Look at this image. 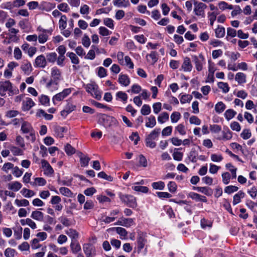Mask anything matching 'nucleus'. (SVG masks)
<instances>
[{
	"label": "nucleus",
	"instance_id": "603ef678",
	"mask_svg": "<svg viewBox=\"0 0 257 257\" xmlns=\"http://www.w3.org/2000/svg\"><path fill=\"white\" fill-rule=\"evenodd\" d=\"M59 191L61 194L67 197H71L73 194L71 191L66 187L60 188Z\"/></svg>",
	"mask_w": 257,
	"mask_h": 257
},
{
	"label": "nucleus",
	"instance_id": "dca6fc26",
	"mask_svg": "<svg viewBox=\"0 0 257 257\" xmlns=\"http://www.w3.org/2000/svg\"><path fill=\"white\" fill-rule=\"evenodd\" d=\"M77 155L80 159V163L81 167H87L88 165L90 159L86 155L83 154L82 152L77 153Z\"/></svg>",
	"mask_w": 257,
	"mask_h": 257
},
{
	"label": "nucleus",
	"instance_id": "c03bdc74",
	"mask_svg": "<svg viewBox=\"0 0 257 257\" xmlns=\"http://www.w3.org/2000/svg\"><path fill=\"white\" fill-rule=\"evenodd\" d=\"M132 189L135 191L140 192L144 193H146L149 191V189L147 187L137 185H134V186H132Z\"/></svg>",
	"mask_w": 257,
	"mask_h": 257
},
{
	"label": "nucleus",
	"instance_id": "69168bd1",
	"mask_svg": "<svg viewBox=\"0 0 257 257\" xmlns=\"http://www.w3.org/2000/svg\"><path fill=\"white\" fill-rule=\"evenodd\" d=\"M116 96L117 98L121 99L122 101L126 102L127 99V95L124 92L118 91L116 94Z\"/></svg>",
	"mask_w": 257,
	"mask_h": 257
},
{
	"label": "nucleus",
	"instance_id": "338daca9",
	"mask_svg": "<svg viewBox=\"0 0 257 257\" xmlns=\"http://www.w3.org/2000/svg\"><path fill=\"white\" fill-rule=\"evenodd\" d=\"M16 250L11 248H8L5 251V255L6 257H14L16 254Z\"/></svg>",
	"mask_w": 257,
	"mask_h": 257
},
{
	"label": "nucleus",
	"instance_id": "c756f323",
	"mask_svg": "<svg viewBox=\"0 0 257 257\" xmlns=\"http://www.w3.org/2000/svg\"><path fill=\"white\" fill-rule=\"evenodd\" d=\"M215 36L217 38H223L225 34V28L221 26L218 25L215 30Z\"/></svg>",
	"mask_w": 257,
	"mask_h": 257
},
{
	"label": "nucleus",
	"instance_id": "ddd939ff",
	"mask_svg": "<svg viewBox=\"0 0 257 257\" xmlns=\"http://www.w3.org/2000/svg\"><path fill=\"white\" fill-rule=\"evenodd\" d=\"M34 66L35 67L44 68L47 65V60L43 55H40L36 57Z\"/></svg>",
	"mask_w": 257,
	"mask_h": 257
},
{
	"label": "nucleus",
	"instance_id": "9d476101",
	"mask_svg": "<svg viewBox=\"0 0 257 257\" xmlns=\"http://www.w3.org/2000/svg\"><path fill=\"white\" fill-rule=\"evenodd\" d=\"M115 224L129 227L134 224V220L133 218L121 217L117 221Z\"/></svg>",
	"mask_w": 257,
	"mask_h": 257
},
{
	"label": "nucleus",
	"instance_id": "f3484780",
	"mask_svg": "<svg viewBox=\"0 0 257 257\" xmlns=\"http://www.w3.org/2000/svg\"><path fill=\"white\" fill-rule=\"evenodd\" d=\"M118 81L121 85L125 87L128 86L131 83L129 77L121 73L119 75Z\"/></svg>",
	"mask_w": 257,
	"mask_h": 257
},
{
	"label": "nucleus",
	"instance_id": "79ce46f5",
	"mask_svg": "<svg viewBox=\"0 0 257 257\" xmlns=\"http://www.w3.org/2000/svg\"><path fill=\"white\" fill-rule=\"evenodd\" d=\"M16 145L23 149H26V145L24 139L20 135H18L16 138Z\"/></svg>",
	"mask_w": 257,
	"mask_h": 257
},
{
	"label": "nucleus",
	"instance_id": "473e14b6",
	"mask_svg": "<svg viewBox=\"0 0 257 257\" xmlns=\"http://www.w3.org/2000/svg\"><path fill=\"white\" fill-rule=\"evenodd\" d=\"M67 18L65 15H62L59 21V29L62 31L64 30L67 26Z\"/></svg>",
	"mask_w": 257,
	"mask_h": 257
},
{
	"label": "nucleus",
	"instance_id": "2f4dec72",
	"mask_svg": "<svg viewBox=\"0 0 257 257\" xmlns=\"http://www.w3.org/2000/svg\"><path fill=\"white\" fill-rule=\"evenodd\" d=\"M175 133H178L180 135L184 136L186 134V128L183 123L178 124L175 127Z\"/></svg>",
	"mask_w": 257,
	"mask_h": 257
},
{
	"label": "nucleus",
	"instance_id": "de8ad7c7",
	"mask_svg": "<svg viewBox=\"0 0 257 257\" xmlns=\"http://www.w3.org/2000/svg\"><path fill=\"white\" fill-rule=\"evenodd\" d=\"M181 117V115L180 112L174 111L171 115V121L172 123H176L179 120Z\"/></svg>",
	"mask_w": 257,
	"mask_h": 257
},
{
	"label": "nucleus",
	"instance_id": "a18cd8bd",
	"mask_svg": "<svg viewBox=\"0 0 257 257\" xmlns=\"http://www.w3.org/2000/svg\"><path fill=\"white\" fill-rule=\"evenodd\" d=\"M66 131V128L64 127L57 126L55 128V133L56 136L60 138L64 137V133Z\"/></svg>",
	"mask_w": 257,
	"mask_h": 257
},
{
	"label": "nucleus",
	"instance_id": "a211bd4d",
	"mask_svg": "<svg viewBox=\"0 0 257 257\" xmlns=\"http://www.w3.org/2000/svg\"><path fill=\"white\" fill-rule=\"evenodd\" d=\"M105 120V122H104V125L105 127L117 126L118 124V122L117 119L112 116H107Z\"/></svg>",
	"mask_w": 257,
	"mask_h": 257
},
{
	"label": "nucleus",
	"instance_id": "7c9ffc66",
	"mask_svg": "<svg viewBox=\"0 0 257 257\" xmlns=\"http://www.w3.org/2000/svg\"><path fill=\"white\" fill-rule=\"evenodd\" d=\"M113 4L118 7H127L130 5L128 0H113Z\"/></svg>",
	"mask_w": 257,
	"mask_h": 257
},
{
	"label": "nucleus",
	"instance_id": "f03ea898",
	"mask_svg": "<svg viewBox=\"0 0 257 257\" xmlns=\"http://www.w3.org/2000/svg\"><path fill=\"white\" fill-rule=\"evenodd\" d=\"M21 131L25 135V138L28 141L32 143L35 142L36 139V133L32 124L26 121L22 120Z\"/></svg>",
	"mask_w": 257,
	"mask_h": 257
},
{
	"label": "nucleus",
	"instance_id": "bb28decb",
	"mask_svg": "<svg viewBox=\"0 0 257 257\" xmlns=\"http://www.w3.org/2000/svg\"><path fill=\"white\" fill-rule=\"evenodd\" d=\"M156 124V118L154 115H150L146 118L145 126L147 127L153 128Z\"/></svg>",
	"mask_w": 257,
	"mask_h": 257
},
{
	"label": "nucleus",
	"instance_id": "bf43d9fd",
	"mask_svg": "<svg viewBox=\"0 0 257 257\" xmlns=\"http://www.w3.org/2000/svg\"><path fill=\"white\" fill-rule=\"evenodd\" d=\"M142 90V88L141 86L137 84H133L132 86L131 90H127L128 92H130V91L133 93L138 94L139 92H140Z\"/></svg>",
	"mask_w": 257,
	"mask_h": 257
},
{
	"label": "nucleus",
	"instance_id": "423d86ee",
	"mask_svg": "<svg viewBox=\"0 0 257 257\" xmlns=\"http://www.w3.org/2000/svg\"><path fill=\"white\" fill-rule=\"evenodd\" d=\"M72 92L71 88L64 89L62 92L58 93L53 96L52 101L54 104H56L57 101H60L63 100L68 96Z\"/></svg>",
	"mask_w": 257,
	"mask_h": 257
},
{
	"label": "nucleus",
	"instance_id": "0eeeda50",
	"mask_svg": "<svg viewBox=\"0 0 257 257\" xmlns=\"http://www.w3.org/2000/svg\"><path fill=\"white\" fill-rule=\"evenodd\" d=\"M207 8V6L201 2H196L194 4V12L196 16L205 17L204 10Z\"/></svg>",
	"mask_w": 257,
	"mask_h": 257
},
{
	"label": "nucleus",
	"instance_id": "3c124183",
	"mask_svg": "<svg viewBox=\"0 0 257 257\" xmlns=\"http://www.w3.org/2000/svg\"><path fill=\"white\" fill-rule=\"evenodd\" d=\"M57 58V55L55 52H52L47 54V60L51 63H54Z\"/></svg>",
	"mask_w": 257,
	"mask_h": 257
},
{
	"label": "nucleus",
	"instance_id": "a19ab883",
	"mask_svg": "<svg viewBox=\"0 0 257 257\" xmlns=\"http://www.w3.org/2000/svg\"><path fill=\"white\" fill-rule=\"evenodd\" d=\"M160 128H156L152 131L151 133L147 136V138L152 140H156L159 136L160 133Z\"/></svg>",
	"mask_w": 257,
	"mask_h": 257
},
{
	"label": "nucleus",
	"instance_id": "864d4df0",
	"mask_svg": "<svg viewBox=\"0 0 257 257\" xmlns=\"http://www.w3.org/2000/svg\"><path fill=\"white\" fill-rule=\"evenodd\" d=\"M151 112V107L148 104H144L143 105L141 112L142 115H149Z\"/></svg>",
	"mask_w": 257,
	"mask_h": 257
},
{
	"label": "nucleus",
	"instance_id": "4d7b16f0",
	"mask_svg": "<svg viewBox=\"0 0 257 257\" xmlns=\"http://www.w3.org/2000/svg\"><path fill=\"white\" fill-rule=\"evenodd\" d=\"M238 190V188L235 186L230 185L226 186L224 188L225 193L230 194L232 193L237 191Z\"/></svg>",
	"mask_w": 257,
	"mask_h": 257
},
{
	"label": "nucleus",
	"instance_id": "b1692460",
	"mask_svg": "<svg viewBox=\"0 0 257 257\" xmlns=\"http://www.w3.org/2000/svg\"><path fill=\"white\" fill-rule=\"evenodd\" d=\"M65 233L71 238L72 241H74L75 239L78 237L79 233L74 229L69 228L65 230Z\"/></svg>",
	"mask_w": 257,
	"mask_h": 257
},
{
	"label": "nucleus",
	"instance_id": "9b49d317",
	"mask_svg": "<svg viewBox=\"0 0 257 257\" xmlns=\"http://www.w3.org/2000/svg\"><path fill=\"white\" fill-rule=\"evenodd\" d=\"M195 68L198 71H200L203 68V63L204 61V58L202 54H199V56H194L193 57Z\"/></svg>",
	"mask_w": 257,
	"mask_h": 257
},
{
	"label": "nucleus",
	"instance_id": "5fc2aeb1",
	"mask_svg": "<svg viewBox=\"0 0 257 257\" xmlns=\"http://www.w3.org/2000/svg\"><path fill=\"white\" fill-rule=\"evenodd\" d=\"M152 186L155 189L163 190L165 187V183L161 181L156 182L152 184Z\"/></svg>",
	"mask_w": 257,
	"mask_h": 257
},
{
	"label": "nucleus",
	"instance_id": "0e129e2a",
	"mask_svg": "<svg viewBox=\"0 0 257 257\" xmlns=\"http://www.w3.org/2000/svg\"><path fill=\"white\" fill-rule=\"evenodd\" d=\"M251 136V133L249 129H244L240 134L241 137L244 140L249 139Z\"/></svg>",
	"mask_w": 257,
	"mask_h": 257
},
{
	"label": "nucleus",
	"instance_id": "ea45409f",
	"mask_svg": "<svg viewBox=\"0 0 257 257\" xmlns=\"http://www.w3.org/2000/svg\"><path fill=\"white\" fill-rule=\"evenodd\" d=\"M236 112L232 109H228L224 112V116L227 120H229L233 118L236 115Z\"/></svg>",
	"mask_w": 257,
	"mask_h": 257
},
{
	"label": "nucleus",
	"instance_id": "6e6552de",
	"mask_svg": "<svg viewBox=\"0 0 257 257\" xmlns=\"http://www.w3.org/2000/svg\"><path fill=\"white\" fill-rule=\"evenodd\" d=\"M37 30L40 32L38 37L39 42L41 44L45 43L48 40V34H51V31L49 30L44 29L41 27H39Z\"/></svg>",
	"mask_w": 257,
	"mask_h": 257
},
{
	"label": "nucleus",
	"instance_id": "5701e85b",
	"mask_svg": "<svg viewBox=\"0 0 257 257\" xmlns=\"http://www.w3.org/2000/svg\"><path fill=\"white\" fill-rule=\"evenodd\" d=\"M10 150L14 156H22L24 155V151L26 149L15 146H11L10 147Z\"/></svg>",
	"mask_w": 257,
	"mask_h": 257
},
{
	"label": "nucleus",
	"instance_id": "f704fd0d",
	"mask_svg": "<svg viewBox=\"0 0 257 257\" xmlns=\"http://www.w3.org/2000/svg\"><path fill=\"white\" fill-rule=\"evenodd\" d=\"M226 108V106L224 103L220 101L217 102L215 105V110L217 113H221L224 111Z\"/></svg>",
	"mask_w": 257,
	"mask_h": 257
},
{
	"label": "nucleus",
	"instance_id": "cd10ccee",
	"mask_svg": "<svg viewBox=\"0 0 257 257\" xmlns=\"http://www.w3.org/2000/svg\"><path fill=\"white\" fill-rule=\"evenodd\" d=\"M22 186L21 183L18 181H14L8 184V188L15 192L19 191Z\"/></svg>",
	"mask_w": 257,
	"mask_h": 257
},
{
	"label": "nucleus",
	"instance_id": "a878e982",
	"mask_svg": "<svg viewBox=\"0 0 257 257\" xmlns=\"http://www.w3.org/2000/svg\"><path fill=\"white\" fill-rule=\"evenodd\" d=\"M147 242V239L143 236H139L137 238L138 252L139 253L144 247Z\"/></svg>",
	"mask_w": 257,
	"mask_h": 257
},
{
	"label": "nucleus",
	"instance_id": "f257e3e1",
	"mask_svg": "<svg viewBox=\"0 0 257 257\" xmlns=\"http://www.w3.org/2000/svg\"><path fill=\"white\" fill-rule=\"evenodd\" d=\"M61 79V72L56 67H54L51 71V79L46 84V88L51 91L58 89L59 82Z\"/></svg>",
	"mask_w": 257,
	"mask_h": 257
},
{
	"label": "nucleus",
	"instance_id": "4c0bfd02",
	"mask_svg": "<svg viewBox=\"0 0 257 257\" xmlns=\"http://www.w3.org/2000/svg\"><path fill=\"white\" fill-rule=\"evenodd\" d=\"M71 249L73 253H76L81 250L80 245L75 241H72L70 244Z\"/></svg>",
	"mask_w": 257,
	"mask_h": 257
},
{
	"label": "nucleus",
	"instance_id": "49530a36",
	"mask_svg": "<svg viewBox=\"0 0 257 257\" xmlns=\"http://www.w3.org/2000/svg\"><path fill=\"white\" fill-rule=\"evenodd\" d=\"M9 32L12 35L10 36V39L12 41H17L18 39V38L16 36L17 34H18L19 32L18 29L11 28H9Z\"/></svg>",
	"mask_w": 257,
	"mask_h": 257
},
{
	"label": "nucleus",
	"instance_id": "e433bc0d",
	"mask_svg": "<svg viewBox=\"0 0 257 257\" xmlns=\"http://www.w3.org/2000/svg\"><path fill=\"white\" fill-rule=\"evenodd\" d=\"M218 87L222 90L224 93H227L230 89L228 84L226 82H219L217 83Z\"/></svg>",
	"mask_w": 257,
	"mask_h": 257
},
{
	"label": "nucleus",
	"instance_id": "4be33fe9",
	"mask_svg": "<svg viewBox=\"0 0 257 257\" xmlns=\"http://www.w3.org/2000/svg\"><path fill=\"white\" fill-rule=\"evenodd\" d=\"M112 229L115 230L117 233L120 235L121 239H126L127 238V232L124 228L116 227H113Z\"/></svg>",
	"mask_w": 257,
	"mask_h": 257
},
{
	"label": "nucleus",
	"instance_id": "c85d7f7f",
	"mask_svg": "<svg viewBox=\"0 0 257 257\" xmlns=\"http://www.w3.org/2000/svg\"><path fill=\"white\" fill-rule=\"evenodd\" d=\"M31 217L35 220L41 221L44 218V214L38 210L34 211L32 212Z\"/></svg>",
	"mask_w": 257,
	"mask_h": 257
},
{
	"label": "nucleus",
	"instance_id": "774afa93",
	"mask_svg": "<svg viewBox=\"0 0 257 257\" xmlns=\"http://www.w3.org/2000/svg\"><path fill=\"white\" fill-rule=\"evenodd\" d=\"M247 193L252 198L255 199L257 195V187L253 186L250 189L248 190Z\"/></svg>",
	"mask_w": 257,
	"mask_h": 257
},
{
	"label": "nucleus",
	"instance_id": "c9c22d12",
	"mask_svg": "<svg viewBox=\"0 0 257 257\" xmlns=\"http://www.w3.org/2000/svg\"><path fill=\"white\" fill-rule=\"evenodd\" d=\"M169 118V114L166 112H163L158 117V121L160 123L162 124L168 120Z\"/></svg>",
	"mask_w": 257,
	"mask_h": 257
},
{
	"label": "nucleus",
	"instance_id": "72a5a7b5",
	"mask_svg": "<svg viewBox=\"0 0 257 257\" xmlns=\"http://www.w3.org/2000/svg\"><path fill=\"white\" fill-rule=\"evenodd\" d=\"M40 103L44 106H49L50 104V98L46 95L42 94L39 97Z\"/></svg>",
	"mask_w": 257,
	"mask_h": 257
},
{
	"label": "nucleus",
	"instance_id": "6e6d98bb",
	"mask_svg": "<svg viewBox=\"0 0 257 257\" xmlns=\"http://www.w3.org/2000/svg\"><path fill=\"white\" fill-rule=\"evenodd\" d=\"M222 182L227 185L230 182L231 176L228 172H224L222 174Z\"/></svg>",
	"mask_w": 257,
	"mask_h": 257
},
{
	"label": "nucleus",
	"instance_id": "6ab92c4d",
	"mask_svg": "<svg viewBox=\"0 0 257 257\" xmlns=\"http://www.w3.org/2000/svg\"><path fill=\"white\" fill-rule=\"evenodd\" d=\"M76 108L75 105L72 103H68L64 109L61 111V115L65 117L68 114L74 111Z\"/></svg>",
	"mask_w": 257,
	"mask_h": 257
},
{
	"label": "nucleus",
	"instance_id": "7ed1b4c3",
	"mask_svg": "<svg viewBox=\"0 0 257 257\" xmlns=\"http://www.w3.org/2000/svg\"><path fill=\"white\" fill-rule=\"evenodd\" d=\"M18 90L8 80L0 81V95L4 96L8 92L9 96L16 94Z\"/></svg>",
	"mask_w": 257,
	"mask_h": 257
},
{
	"label": "nucleus",
	"instance_id": "052dcab7",
	"mask_svg": "<svg viewBox=\"0 0 257 257\" xmlns=\"http://www.w3.org/2000/svg\"><path fill=\"white\" fill-rule=\"evenodd\" d=\"M168 188L169 191L172 193H175L176 192L177 186L175 182L170 181L168 185Z\"/></svg>",
	"mask_w": 257,
	"mask_h": 257
},
{
	"label": "nucleus",
	"instance_id": "09e8293b",
	"mask_svg": "<svg viewBox=\"0 0 257 257\" xmlns=\"http://www.w3.org/2000/svg\"><path fill=\"white\" fill-rule=\"evenodd\" d=\"M211 160L213 162H221L223 158L222 155L220 154H212L210 156Z\"/></svg>",
	"mask_w": 257,
	"mask_h": 257
},
{
	"label": "nucleus",
	"instance_id": "4468645a",
	"mask_svg": "<svg viewBox=\"0 0 257 257\" xmlns=\"http://www.w3.org/2000/svg\"><path fill=\"white\" fill-rule=\"evenodd\" d=\"M35 105V103L33 101L32 98L26 97L23 100L22 108L24 111H28Z\"/></svg>",
	"mask_w": 257,
	"mask_h": 257
},
{
	"label": "nucleus",
	"instance_id": "2eb2a0df",
	"mask_svg": "<svg viewBox=\"0 0 257 257\" xmlns=\"http://www.w3.org/2000/svg\"><path fill=\"white\" fill-rule=\"evenodd\" d=\"M193 68L190 59L186 57L183 59V62L181 66V69L184 72H191Z\"/></svg>",
	"mask_w": 257,
	"mask_h": 257
},
{
	"label": "nucleus",
	"instance_id": "37998d69",
	"mask_svg": "<svg viewBox=\"0 0 257 257\" xmlns=\"http://www.w3.org/2000/svg\"><path fill=\"white\" fill-rule=\"evenodd\" d=\"M67 56L70 59L71 63L73 64H78L79 63V59L76 54L73 52H68Z\"/></svg>",
	"mask_w": 257,
	"mask_h": 257
},
{
	"label": "nucleus",
	"instance_id": "393cba45",
	"mask_svg": "<svg viewBox=\"0 0 257 257\" xmlns=\"http://www.w3.org/2000/svg\"><path fill=\"white\" fill-rule=\"evenodd\" d=\"M245 196V193L242 191H239L236 194H235L233 196V199L232 201V204L233 205H236L241 202V199L243 198Z\"/></svg>",
	"mask_w": 257,
	"mask_h": 257
},
{
	"label": "nucleus",
	"instance_id": "13d9d810",
	"mask_svg": "<svg viewBox=\"0 0 257 257\" xmlns=\"http://www.w3.org/2000/svg\"><path fill=\"white\" fill-rule=\"evenodd\" d=\"M15 203L18 206H27L29 205V202L26 199L19 200L18 199L15 200Z\"/></svg>",
	"mask_w": 257,
	"mask_h": 257
},
{
	"label": "nucleus",
	"instance_id": "f8f14e48",
	"mask_svg": "<svg viewBox=\"0 0 257 257\" xmlns=\"http://www.w3.org/2000/svg\"><path fill=\"white\" fill-rule=\"evenodd\" d=\"M41 165L42 167L44 169V174L46 175L50 176L53 175L54 170L48 161L45 160H42L41 161Z\"/></svg>",
	"mask_w": 257,
	"mask_h": 257
},
{
	"label": "nucleus",
	"instance_id": "aec40b11",
	"mask_svg": "<svg viewBox=\"0 0 257 257\" xmlns=\"http://www.w3.org/2000/svg\"><path fill=\"white\" fill-rule=\"evenodd\" d=\"M234 79L239 85L243 84L246 82V75L242 72H238L235 74Z\"/></svg>",
	"mask_w": 257,
	"mask_h": 257
},
{
	"label": "nucleus",
	"instance_id": "e2e57ef3",
	"mask_svg": "<svg viewBox=\"0 0 257 257\" xmlns=\"http://www.w3.org/2000/svg\"><path fill=\"white\" fill-rule=\"evenodd\" d=\"M103 24L111 29H114L113 21L110 18H105L103 20Z\"/></svg>",
	"mask_w": 257,
	"mask_h": 257
},
{
	"label": "nucleus",
	"instance_id": "20e7f679",
	"mask_svg": "<svg viewBox=\"0 0 257 257\" xmlns=\"http://www.w3.org/2000/svg\"><path fill=\"white\" fill-rule=\"evenodd\" d=\"M84 87L86 91L93 97L97 100L101 99L102 92L99 90L98 85L95 82L88 83Z\"/></svg>",
	"mask_w": 257,
	"mask_h": 257
},
{
	"label": "nucleus",
	"instance_id": "8fccbe9b",
	"mask_svg": "<svg viewBox=\"0 0 257 257\" xmlns=\"http://www.w3.org/2000/svg\"><path fill=\"white\" fill-rule=\"evenodd\" d=\"M21 193L22 195L27 198H30L35 195V192L31 190H29L26 188H23L21 190Z\"/></svg>",
	"mask_w": 257,
	"mask_h": 257
},
{
	"label": "nucleus",
	"instance_id": "1a4fd4ad",
	"mask_svg": "<svg viewBox=\"0 0 257 257\" xmlns=\"http://www.w3.org/2000/svg\"><path fill=\"white\" fill-rule=\"evenodd\" d=\"M83 250L86 257H94L96 254L95 247L91 244L85 243L83 246Z\"/></svg>",
	"mask_w": 257,
	"mask_h": 257
},
{
	"label": "nucleus",
	"instance_id": "58836bf2",
	"mask_svg": "<svg viewBox=\"0 0 257 257\" xmlns=\"http://www.w3.org/2000/svg\"><path fill=\"white\" fill-rule=\"evenodd\" d=\"M35 181L34 182H31V184L33 186L38 185V186H44L46 184V180L41 177H37L35 178Z\"/></svg>",
	"mask_w": 257,
	"mask_h": 257
},
{
	"label": "nucleus",
	"instance_id": "39448f33",
	"mask_svg": "<svg viewBox=\"0 0 257 257\" xmlns=\"http://www.w3.org/2000/svg\"><path fill=\"white\" fill-rule=\"evenodd\" d=\"M120 200L125 203L128 206L135 208L137 206L136 197L131 195H120Z\"/></svg>",
	"mask_w": 257,
	"mask_h": 257
},
{
	"label": "nucleus",
	"instance_id": "680f3d73",
	"mask_svg": "<svg viewBox=\"0 0 257 257\" xmlns=\"http://www.w3.org/2000/svg\"><path fill=\"white\" fill-rule=\"evenodd\" d=\"M99 34L102 36H107L110 35L111 32L104 27H100L99 28Z\"/></svg>",
	"mask_w": 257,
	"mask_h": 257
},
{
	"label": "nucleus",
	"instance_id": "412c9836",
	"mask_svg": "<svg viewBox=\"0 0 257 257\" xmlns=\"http://www.w3.org/2000/svg\"><path fill=\"white\" fill-rule=\"evenodd\" d=\"M21 68L24 73L27 75H29L32 71V65L28 61L23 62L21 66Z\"/></svg>",
	"mask_w": 257,
	"mask_h": 257
}]
</instances>
